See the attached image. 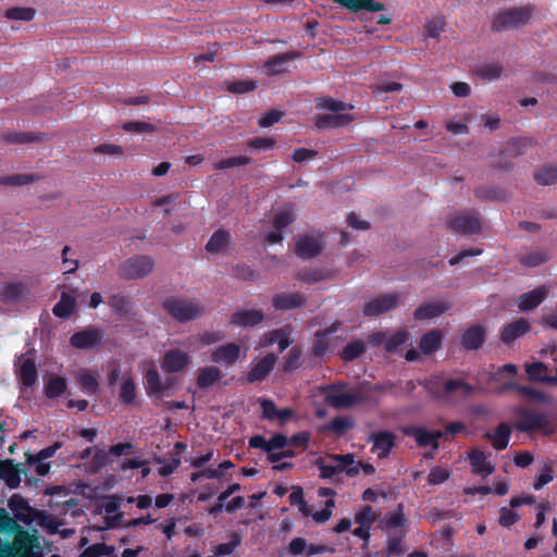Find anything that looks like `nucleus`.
<instances>
[{
    "instance_id": "obj_9",
    "label": "nucleus",
    "mask_w": 557,
    "mask_h": 557,
    "mask_svg": "<svg viewBox=\"0 0 557 557\" xmlns=\"http://www.w3.org/2000/svg\"><path fill=\"white\" fill-rule=\"evenodd\" d=\"M447 226L456 234H479L482 228L481 216L476 210H462L450 216Z\"/></svg>"
},
{
    "instance_id": "obj_13",
    "label": "nucleus",
    "mask_w": 557,
    "mask_h": 557,
    "mask_svg": "<svg viewBox=\"0 0 557 557\" xmlns=\"http://www.w3.org/2000/svg\"><path fill=\"white\" fill-rule=\"evenodd\" d=\"M18 366L16 373L21 384L25 387H32L38 377V371L35 358L30 350L25 355H21L15 361V367Z\"/></svg>"
},
{
    "instance_id": "obj_5",
    "label": "nucleus",
    "mask_w": 557,
    "mask_h": 557,
    "mask_svg": "<svg viewBox=\"0 0 557 557\" xmlns=\"http://www.w3.org/2000/svg\"><path fill=\"white\" fill-rule=\"evenodd\" d=\"M367 388H370V382L368 381H362L350 392L338 391L335 386H330V391L325 395V401L329 406L336 409L351 408L355 405L370 400Z\"/></svg>"
},
{
    "instance_id": "obj_2",
    "label": "nucleus",
    "mask_w": 557,
    "mask_h": 557,
    "mask_svg": "<svg viewBox=\"0 0 557 557\" xmlns=\"http://www.w3.org/2000/svg\"><path fill=\"white\" fill-rule=\"evenodd\" d=\"M466 426L460 421L450 422L443 430L429 431L422 426H407L404 434L416 441L419 447L437 449L441 442L450 441L456 434L462 433Z\"/></svg>"
},
{
    "instance_id": "obj_54",
    "label": "nucleus",
    "mask_w": 557,
    "mask_h": 557,
    "mask_svg": "<svg viewBox=\"0 0 557 557\" xmlns=\"http://www.w3.org/2000/svg\"><path fill=\"white\" fill-rule=\"evenodd\" d=\"M122 129L127 133H154L156 126L144 121H128L122 124Z\"/></svg>"
},
{
    "instance_id": "obj_23",
    "label": "nucleus",
    "mask_w": 557,
    "mask_h": 557,
    "mask_svg": "<svg viewBox=\"0 0 557 557\" xmlns=\"http://www.w3.org/2000/svg\"><path fill=\"white\" fill-rule=\"evenodd\" d=\"M451 305L445 301H431L421 304L413 312V318L418 321L431 320L442 315Z\"/></svg>"
},
{
    "instance_id": "obj_41",
    "label": "nucleus",
    "mask_w": 557,
    "mask_h": 557,
    "mask_svg": "<svg viewBox=\"0 0 557 557\" xmlns=\"http://www.w3.org/2000/svg\"><path fill=\"white\" fill-rule=\"evenodd\" d=\"M329 276V272L324 269H302L298 271L295 278L311 285L325 280Z\"/></svg>"
},
{
    "instance_id": "obj_48",
    "label": "nucleus",
    "mask_w": 557,
    "mask_h": 557,
    "mask_svg": "<svg viewBox=\"0 0 557 557\" xmlns=\"http://www.w3.org/2000/svg\"><path fill=\"white\" fill-rule=\"evenodd\" d=\"M503 71L500 63H484L476 69V75L482 79L494 81L502 76Z\"/></svg>"
},
{
    "instance_id": "obj_37",
    "label": "nucleus",
    "mask_w": 557,
    "mask_h": 557,
    "mask_svg": "<svg viewBox=\"0 0 557 557\" xmlns=\"http://www.w3.org/2000/svg\"><path fill=\"white\" fill-rule=\"evenodd\" d=\"M336 330L337 329L335 326H333L332 329H329V330H319L315 332V334H314L315 338H314L313 347H312V352L315 357L322 358L326 355V352L329 351V348H330L327 335L331 332H335Z\"/></svg>"
},
{
    "instance_id": "obj_1",
    "label": "nucleus",
    "mask_w": 557,
    "mask_h": 557,
    "mask_svg": "<svg viewBox=\"0 0 557 557\" xmlns=\"http://www.w3.org/2000/svg\"><path fill=\"white\" fill-rule=\"evenodd\" d=\"M425 391L435 399L446 403L462 400L471 396L475 387L461 379L445 380L431 376L423 382Z\"/></svg>"
},
{
    "instance_id": "obj_49",
    "label": "nucleus",
    "mask_w": 557,
    "mask_h": 557,
    "mask_svg": "<svg viewBox=\"0 0 557 557\" xmlns=\"http://www.w3.org/2000/svg\"><path fill=\"white\" fill-rule=\"evenodd\" d=\"M76 381L88 394H95L98 391L99 382L97 377L87 370H81L76 375Z\"/></svg>"
},
{
    "instance_id": "obj_17",
    "label": "nucleus",
    "mask_w": 557,
    "mask_h": 557,
    "mask_svg": "<svg viewBox=\"0 0 557 557\" xmlns=\"http://www.w3.org/2000/svg\"><path fill=\"white\" fill-rule=\"evenodd\" d=\"M262 409V419L269 421H278L284 424L294 416V410L290 408L278 409L272 399H259Z\"/></svg>"
},
{
    "instance_id": "obj_52",
    "label": "nucleus",
    "mask_w": 557,
    "mask_h": 557,
    "mask_svg": "<svg viewBox=\"0 0 557 557\" xmlns=\"http://www.w3.org/2000/svg\"><path fill=\"white\" fill-rule=\"evenodd\" d=\"M355 426L354 420L350 417H336L330 421L326 429L342 435L347 430H350Z\"/></svg>"
},
{
    "instance_id": "obj_60",
    "label": "nucleus",
    "mask_w": 557,
    "mask_h": 557,
    "mask_svg": "<svg viewBox=\"0 0 557 557\" xmlns=\"http://www.w3.org/2000/svg\"><path fill=\"white\" fill-rule=\"evenodd\" d=\"M109 306L115 313L124 314L129 308V299L123 295H112L109 298Z\"/></svg>"
},
{
    "instance_id": "obj_11",
    "label": "nucleus",
    "mask_w": 557,
    "mask_h": 557,
    "mask_svg": "<svg viewBox=\"0 0 557 557\" xmlns=\"http://www.w3.org/2000/svg\"><path fill=\"white\" fill-rule=\"evenodd\" d=\"M154 261L149 256H135L121 267V275L125 278H141L152 272Z\"/></svg>"
},
{
    "instance_id": "obj_27",
    "label": "nucleus",
    "mask_w": 557,
    "mask_h": 557,
    "mask_svg": "<svg viewBox=\"0 0 557 557\" xmlns=\"http://www.w3.org/2000/svg\"><path fill=\"white\" fill-rule=\"evenodd\" d=\"M2 140L9 145H25L48 139L46 133L11 132L1 135Z\"/></svg>"
},
{
    "instance_id": "obj_10",
    "label": "nucleus",
    "mask_w": 557,
    "mask_h": 557,
    "mask_svg": "<svg viewBox=\"0 0 557 557\" xmlns=\"http://www.w3.org/2000/svg\"><path fill=\"white\" fill-rule=\"evenodd\" d=\"M535 141L529 137H512L507 141L506 148L500 152V159L492 166L500 170H510L513 168L512 161L505 160V157L517 158L527 152L528 147L533 146Z\"/></svg>"
},
{
    "instance_id": "obj_55",
    "label": "nucleus",
    "mask_w": 557,
    "mask_h": 557,
    "mask_svg": "<svg viewBox=\"0 0 557 557\" xmlns=\"http://www.w3.org/2000/svg\"><path fill=\"white\" fill-rule=\"evenodd\" d=\"M547 260L548 256L546 252L536 250L522 256L520 262L524 267L534 268L545 263Z\"/></svg>"
},
{
    "instance_id": "obj_32",
    "label": "nucleus",
    "mask_w": 557,
    "mask_h": 557,
    "mask_svg": "<svg viewBox=\"0 0 557 557\" xmlns=\"http://www.w3.org/2000/svg\"><path fill=\"white\" fill-rule=\"evenodd\" d=\"M297 219L295 206L293 203H285L273 216V227L277 231H284L287 226L293 224Z\"/></svg>"
},
{
    "instance_id": "obj_8",
    "label": "nucleus",
    "mask_w": 557,
    "mask_h": 557,
    "mask_svg": "<svg viewBox=\"0 0 557 557\" xmlns=\"http://www.w3.org/2000/svg\"><path fill=\"white\" fill-rule=\"evenodd\" d=\"M533 9L530 7L512 8L494 16L492 28L500 32L508 28H519L531 18Z\"/></svg>"
},
{
    "instance_id": "obj_57",
    "label": "nucleus",
    "mask_w": 557,
    "mask_h": 557,
    "mask_svg": "<svg viewBox=\"0 0 557 557\" xmlns=\"http://www.w3.org/2000/svg\"><path fill=\"white\" fill-rule=\"evenodd\" d=\"M36 11L32 8H11L5 11V17L15 21H32Z\"/></svg>"
},
{
    "instance_id": "obj_34",
    "label": "nucleus",
    "mask_w": 557,
    "mask_h": 557,
    "mask_svg": "<svg viewBox=\"0 0 557 557\" xmlns=\"http://www.w3.org/2000/svg\"><path fill=\"white\" fill-rule=\"evenodd\" d=\"M222 377V372L216 367L200 368L197 376V385L201 389H207Z\"/></svg>"
},
{
    "instance_id": "obj_24",
    "label": "nucleus",
    "mask_w": 557,
    "mask_h": 557,
    "mask_svg": "<svg viewBox=\"0 0 557 557\" xmlns=\"http://www.w3.org/2000/svg\"><path fill=\"white\" fill-rule=\"evenodd\" d=\"M189 363V357L180 349H172L164 354L162 369L169 373H175L184 370Z\"/></svg>"
},
{
    "instance_id": "obj_18",
    "label": "nucleus",
    "mask_w": 557,
    "mask_h": 557,
    "mask_svg": "<svg viewBox=\"0 0 557 557\" xmlns=\"http://www.w3.org/2000/svg\"><path fill=\"white\" fill-rule=\"evenodd\" d=\"M549 288L546 285H541L528 293L519 296L517 300L518 308L521 311H530L539 307L547 297Z\"/></svg>"
},
{
    "instance_id": "obj_33",
    "label": "nucleus",
    "mask_w": 557,
    "mask_h": 557,
    "mask_svg": "<svg viewBox=\"0 0 557 557\" xmlns=\"http://www.w3.org/2000/svg\"><path fill=\"white\" fill-rule=\"evenodd\" d=\"M231 242V235L224 228H219L209 238L206 244V250L210 253H219L226 249Z\"/></svg>"
},
{
    "instance_id": "obj_31",
    "label": "nucleus",
    "mask_w": 557,
    "mask_h": 557,
    "mask_svg": "<svg viewBox=\"0 0 557 557\" xmlns=\"http://www.w3.org/2000/svg\"><path fill=\"white\" fill-rule=\"evenodd\" d=\"M485 341V330L481 325L470 326L465 331L461 344L467 350L479 349Z\"/></svg>"
},
{
    "instance_id": "obj_28",
    "label": "nucleus",
    "mask_w": 557,
    "mask_h": 557,
    "mask_svg": "<svg viewBox=\"0 0 557 557\" xmlns=\"http://www.w3.org/2000/svg\"><path fill=\"white\" fill-rule=\"evenodd\" d=\"M396 436L391 431L372 432L368 442L373 444L372 450L379 453H391L395 446Z\"/></svg>"
},
{
    "instance_id": "obj_35",
    "label": "nucleus",
    "mask_w": 557,
    "mask_h": 557,
    "mask_svg": "<svg viewBox=\"0 0 557 557\" xmlns=\"http://www.w3.org/2000/svg\"><path fill=\"white\" fill-rule=\"evenodd\" d=\"M441 342H442L441 331L440 330H431L422 335V337L420 339L419 347L423 354L431 355L440 348Z\"/></svg>"
},
{
    "instance_id": "obj_63",
    "label": "nucleus",
    "mask_w": 557,
    "mask_h": 557,
    "mask_svg": "<svg viewBox=\"0 0 557 557\" xmlns=\"http://www.w3.org/2000/svg\"><path fill=\"white\" fill-rule=\"evenodd\" d=\"M474 195L476 198L484 200H500L504 198V191L496 188L478 187L474 189Z\"/></svg>"
},
{
    "instance_id": "obj_12",
    "label": "nucleus",
    "mask_w": 557,
    "mask_h": 557,
    "mask_svg": "<svg viewBox=\"0 0 557 557\" xmlns=\"http://www.w3.org/2000/svg\"><path fill=\"white\" fill-rule=\"evenodd\" d=\"M400 295L385 294L371 299L363 305L362 312L366 317H379L395 309L399 304Z\"/></svg>"
},
{
    "instance_id": "obj_59",
    "label": "nucleus",
    "mask_w": 557,
    "mask_h": 557,
    "mask_svg": "<svg viewBox=\"0 0 557 557\" xmlns=\"http://www.w3.org/2000/svg\"><path fill=\"white\" fill-rule=\"evenodd\" d=\"M301 348L298 346L292 347V349L288 351L285 362H284V371L285 372H292L300 367V358H301Z\"/></svg>"
},
{
    "instance_id": "obj_61",
    "label": "nucleus",
    "mask_w": 557,
    "mask_h": 557,
    "mask_svg": "<svg viewBox=\"0 0 557 557\" xmlns=\"http://www.w3.org/2000/svg\"><path fill=\"white\" fill-rule=\"evenodd\" d=\"M405 523V517L400 512H392L386 516L384 520L385 529L391 532H395L396 530H403V525Z\"/></svg>"
},
{
    "instance_id": "obj_7",
    "label": "nucleus",
    "mask_w": 557,
    "mask_h": 557,
    "mask_svg": "<svg viewBox=\"0 0 557 557\" xmlns=\"http://www.w3.org/2000/svg\"><path fill=\"white\" fill-rule=\"evenodd\" d=\"M325 246L326 240L323 232H306L296 237L294 252L300 259L310 260L319 257Z\"/></svg>"
},
{
    "instance_id": "obj_46",
    "label": "nucleus",
    "mask_w": 557,
    "mask_h": 557,
    "mask_svg": "<svg viewBox=\"0 0 557 557\" xmlns=\"http://www.w3.org/2000/svg\"><path fill=\"white\" fill-rule=\"evenodd\" d=\"M366 351V344L361 339L349 342L341 352V358L345 362L354 361Z\"/></svg>"
},
{
    "instance_id": "obj_29",
    "label": "nucleus",
    "mask_w": 557,
    "mask_h": 557,
    "mask_svg": "<svg viewBox=\"0 0 557 557\" xmlns=\"http://www.w3.org/2000/svg\"><path fill=\"white\" fill-rule=\"evenodd\" d=\"M290 333L292 330L289 325L273 330L264 334V345L269 346L276 343L278 345L280 352H283L293 343Z\"/></svg>"
},
{
    "instance_id": "obj_3",
    "label": "nucleus",
    "mask_w": 557,
    "mask_h": 557,
    "mask_svg": "<svg viewBox=\"0 0 557 557\" xmlns=\"http://www.w3.org/2000/svg\"><path fill=\"white\" fill-rule=\"evenodd\" d=\"M513 412L516 419L512 426L517 431L528 434L535 432L553 433V425L546 414L525 408H516Z\"/></svg>"
},
{
    "instance_id": "obj_47",
    "label": "nucleus",
    "mask_w": 557,
    "mask_h": 557,
    "mask_svg": "<svg viewBox=\"0 0 557 557\" xmlns=\"http://www.w3.org/2000/svg\"><path fill=\"white\" fill-rule=\"evenodd\" d=\"M41 180L39 174H16L0 177V185L2 186H22L38 182Z\"/></svg>"
},
{
    "instance_id": "obj_14",
    "label": "nucleus",
    "mask_w": 557,
    "mask_h": 557,
    "mask_svg": "<svg viewBox=\"0 0 557 557\" xmlns=\"http://www.w3.org/2000/svg\"><path fill=\"white\" fill-rule=\"evenodd\" d=\"M30 289L23 282H4L0 286V300L5 305L28 300Z\"/></svg>"
},
{
    "instance_id": "obj_58",
    "label": "nucleus",
    "mask_w": 557,
    "mask_h": 557,
    "mask_svg": "<svg viewBox=\"0 0 557 557\" xmlns=\"http://www.w3.org/2000/svg\"><path fill=\"white\" fill-rule=\"evenodd\" d=\"M251 163V159L245 156L231 157L222 159L214 164L215 170H226L235 166L248 165Z\"/></svg>"
},
{
    "instance_id": "obj_21",
    "label": "nucleus",
    "mask_w": 557,
    "mask_h": 557,
    "mask_svg": "<svg viewBox=\"0 0 557 557\" xmlns=\"http://www.w3.org/2000/svg\"><path fill=\"white\" fill-rule=\"evenodd\" d=\"M530 329L531 326L527 319H517L503 327L500 332V341L506 345H510L517 338L525 335Z\"/></svg>"
},
{
    "instance_id": "obj_19",
    "label": "nucleus",
    "mask_w": 557,
    "mask_h": 557,
    "mask_svg": "<svg viewBox=\"0 0 557 557\" xmlns=\"http://www.w3.org/2000/svg\"><path fill=\"white\" fill-rule=\"evenodd\" d=\"M276 363V356L274 354L265 355L261 360L252 366L246 376L248 383H256L263 381L274 369Z\"/></svg>"
},
{
    "instance_id": "obj_38",
    "label": "nucleus",
    "mask_w": 557,
    "mask_h": 557,
    "mask_svg": "<svg viewBox=\"0 0 557 557\" xmlns=\"http://www.w3.org/2000/svg\"><path fill=\"white\" fill-rule=\"evenodd\" d=\"M534 180L539 185L547 186L557 182V164H546L537 169Z\"/></svg>"
},
{
    "instance_id": "obj_51",
    "label": "nucleus",
    "mask_w": 557,
    "mask_h": 557,
    "mask_svg": "<svg viewBox=\"0 0 557 557\" xmlns=\"http://www.w3.org/2000/svg\"><path fill=\"white\" fill-rule=\"evenodd\" d=\"M136 397V385L133 377H127L121 385L120 399L124 405H132Z\"/></svg>"
},
{
    "instance_id": "obj_20",
    "label": "nucleus",
    "mask_w": 557,
    "mask_h": 557,
    "mask_svg": "<svg viewBox=\"0 0 557 557\" xmlns=\"http://www.w3.org/2000/svg\"><path fill=\"white\" fill-rule=\"evenodd\" d=\"M307 298L300 293H281L272 297L275 310L287 311L305 306Z\"/></svg>"
},
{
    "instance_id": "obj_44",
    "label": "nucleus",
    "mask_w": 557,
    "mask_h": 557,
    "mask_svg": "<svg viewBox=\"0 0 557 557\" xmlns=\"http://www.w3.org/2000/svg\"><path fill=\"white\" fill-rule=\"evenodd\" d=\"M146 391L148 395H163L165 387L161 383L160 375L154 368L148 369L145 374Z\"/></svg>"
},
{
    "instance_id": "obj_64",
    "label": "nucleus",
    "mask_w": 557,
    "mask_h": 557,
    "mask_svg": "<svg viewBox=\"0 0 557 557\" xmlns=\"http://www.w3.org/2000/svg\"><path fill=\"white\" fill-rule=\"evenodd\" d=\"M257 88V83L255 81H236L230 84L227 90L233 94H245L252 91Z\"/></svg>"
},
{
    "instance_id": "obj_56",
    "label": "nucleus",
    "mask_w": 557,
    "mask_h": 557,
    "mask_svg": "<svg viewBox=\"0 0 557 557\" xmlns=\"http://www.w3.org/2000/svg\"><path fill=\"white\" fill-rule=\"evenodd\" d=\"M404 536H405L404 530H396L395 532L388 533V545H387L388 554L401 555L405 553V549L401 547V540Z\"/></svg>"
},
{
    "instance_id": "obj_39",
    "label": "nucleus",
    "mask_w": 557,
    "mask_h": 557,
    "mask_svg": "<svg viewBox=\"0 0 557 557\" xmlns=\"http://www.w3.org/2000/svg\"><path fill=\"white\" fill-rule=\"evenodd\" d=\"M299 55H300V53H298V52H287V53L275 54L268 59L265 66L273 74H281V73L285 72L284 64L290 60H294L295 58H297Z\"/></svg>"
},
{
    "instance_id": "obj_36",
    "label": "nucleus",
    "mask_w": 557,
    "mask_h": 557,
    "mask_svg": "<svg viewBox=\"0 0 557 557\" xmlns=\"http://www.w3.org/2000/svg\"><path fill=\"white\" fill-rule=\"evenodd\" d=\"M315 108L318 110H326L334 113H341L346 110L354 109V106L332 97H320L315 99Z\"/></svg>"
},
{
    "instance_id": "obj_40",
    "label": "nucleus",
    "mask_w": 557,
    "mask_h": 557,
    "mask_svg": "<svg viewBox=\"0 0 557 557\" xmlns=\"http://www.w3.org/2000/svg\"><path fill=\"white\" fill-rule=\"evenodd\" d=\"M511 429L507 423H500L495 432L490 435L493 447L496 450H503L507 447Z\"/></svg>"
},
{
    "instance_id": "obj_30",
    "label": "nucleus",
    "mask_w": 557,
    "mask_h": 557,
    "mask_svg": "<svg viewBox=\"0 0 557 557\" xmlns=\"http://www.w3.org/2000/svg\"><path fill=\"white\" fill-rule=\"evenodd\" d=\"M333 2L346 8L349 12L357 13L359 11L379 12L385 9V5L374 0H333Z\"/></svg>"
},
{
    "instance_id": "obj_6",
    "label": "nucleus",
    "mask_w": 557,
    "mask_h": 557,
    "mask_svg": "<svg viewBox=\"0 0 557 557\" xmlns=\"http://www.w3.org/2000/svg\"><path fill=\"white\" fill-rule=\"evenodd\" d=\"M319 468L321 470V476L332 478L338 472H346L348 475H355L359 471V466L362 467L366 474H372L374 467L370 463L354 465L352 455H335L331 463H325L324 460H318Z\"/></svg>"
},
{
    "instance_id": "obj_43",
    "label": "nucleus",
    "mask_w": 557,
    "mask_h": 557,
    "mask_svg": "<svg viewBox=\"0 0 557 557\" xmlns=\"http://www.w3.org/2000/svg\"><path fill=\"white\" fill-rule=\"evenodd\" d=\"M468 457L472 472L478 475L487 476L495 470L494 466L486 460L485 455H468Z\"/></svg>"
},
{
    "instance_id": "obj_16",
    "label": "nucleus",
    "mask_w": 557,
    "mask_h": 557,
    "mask_svg": "<svg viewBox=\"0 0 557 557\" xmlns=\"http://www.w3.org/2000/svg\"><path fill=\"white\" fill-rule=\"evenodd\" d=\"M101 338V331L91 327L79 332H75L70 337V344L77 349H91L100 344Z\"/></svg>"
},
{
    "instance_id": "obj_26",
    "label": "nucleus",
    "mask_w": 557,
    "mask_h": 557,
    "mask_svg": "<svg viewBox=\"0 0 557 557\" xmlns=\"http://www.w3.org/2000/svg\"><path fill=\"white\" fill-rule=\"evenodd\" d=\"M264 320L261 310H238L231 315L230 323L236 326L252 327Z\"/></svg>"
},
{
    "instance_id": "obj_15",
    "label": "nucleus",
    "mask_w": 557,
    "mask_h": 557,
    "mask_svg": "<svg viewBox=\"0 0 557 557\" xmlns=\"http://www.w3.org/2000/svg\"><path fill=\"white\" fill-rule=\"evenodd\" d=\"M355 116L349 113L317 114L313 124L318 129H333L349 125Z\"/></svg>"
},
{
    "instance_id": "obj_53",
    "label": "nucleus",
    "mask_w": 557,
    "mask_h": 557,
    "mask_svg": "<svg viewBox=\"0 0 557 557\" xmlns=\"http://www.w3.org/2000/svg\"><path fill=\"white\" fill-rule=\"evenodd\" d=\"M157 462L159 474L166 476L178 467L180 459L173 457V455H162V457L157 458Z\"/></svg>"
},
{
    "instance_id": "obj_62",
    "label": "nucleus",
    "mask_w": 557,
    "mask_h": 557,
    "mask_svg": "<svg viewBox=\"0 0 557 557\" xmlns=\"http://www.w3.org/2000/svg\"><path fill=\"white\" fill-rule=\"evenodd\" d=\"M233 273L236 277L245 281H256L258 273L245 263H238L233 268Z\"/></svg>"
},
{
    "instance_id": "obj_50",
    "label": "nucleus",
    "mask_w": 557,
    "mask_h": 557,
    "mask_svg": "<svg viewBox=\"0 0 557 557\" xmlns=\"http://www.w3.org/2000/svg\"><path fill=\"white\" fill-rule=\"evenodd\" d=\"M504 389H515V391H517L522 396H525V397H529V398H532V399H536V400H540V401H545L546 400V395L543 392L537 391V389H535L533 387H530V386L518 385V384H516L513 382L505 384L504 385Z\"/></svg>"
},
{
    "instance_id": "obj_42",
    "label": "nucleus",
    "mask_w": 557,
    "mask_h": 557,
    "mask_svg": "<svg viewBox=\"0 0 557 557\" xmlns=\"http://www.w3.org/2000/svg\"><path fill=\"white\" fill-rule=\"evenodd\" d=\"M547 366L541 361L525 364V372L531 381L549 384L550 375L547 374Z\"/></svg>"
},
{
    "instance_id": "obj_22",
    "label": "nucleus",
    "mask_w": 557,
    "mask_h": 557,
    "mask_svg": "<svg viewBox=\"0 0 557 557\" xmlns=\"http://www.w3.org/2000/svg\"><path fill=\"white\" fill-rule=\"evenodd\" d=\"M240 358V346L236 343H227L218 347L211 354V360L215 363L233 366Z\"/></svg>"
},
{
    "instance_id": "obj_4",
    "label": "nucleus",
    "mask_w": 557,
    "mask_h": 557,
    "mask_svg": "<svg viewBox=\"0 0 557 557\" xmlns=\"http://www.w3.org/2000/svg\"><path fill=\"white\" fill-rule=\"evenodd\" d=\"M162 308L176 321L184 323L195 320L205 313V308L198 301L170 296L162 301Z\"/></svg>"
},
{
    "instance_id": "obj_45",
    "label": "nucleus",
    "mask_w": 557,
    "mask_h": 557,
    "mask_svg": "<svg viewBox=\"0 0 557 557\" xmlns=\"http://www.w3.org/2000/svg\"><path fill=\"white\" fill-rule=\"evenodd\" d=\"M66 387L67 384L64 377H50L45 385V395L50 399L58 398L66 391Z\"/></svg>"
},
{
    "instance_id": "obj_25",
    "label": "nucleus",
    "mask_w": 557,
    "mask_h": 557,
    "mask_svg": "<svg viewBox=\"0 0 557 557\" xmlns=\"http://www.w3.org/2000/svg\"><path fill=\"white\" fill-rule=\"evenodd\" d=\"M76 290L62 292L60 300L53 306L52 312L60 319H69L76 310Z\"/></svg>"
}]
</instances>
